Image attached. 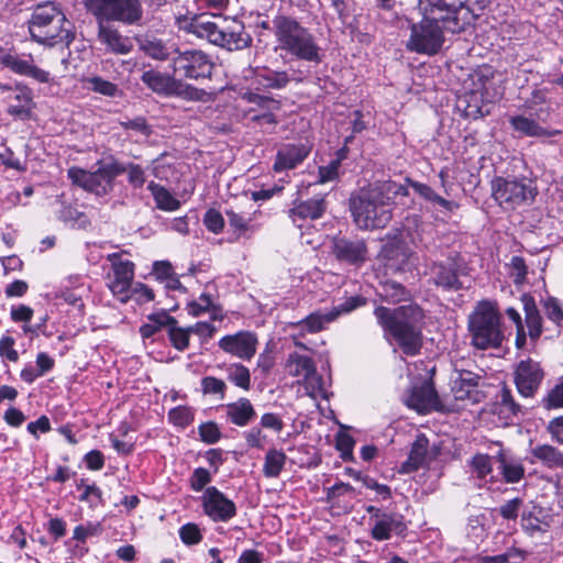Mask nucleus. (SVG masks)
<instances>
[{
    "mask_svg": "<svg viewBox=\"0 0 563 563\" xmlns=\"http://www.w3.org/2000/svg\"><path fill=\"white\" fill-rule=\"evenodd\" d=\"M167 335L170 344L174 349L179 352H184L189 346L190 332L188 327H179L178 321L175 319L174 324H169L167 328Z\"/></svg>",
    "mask_w": 563,
    "mask_h": 563,
    "instance_id": "nucleus-46",
    "label": "nucleus"
},
{
    "mask_svg": "<svg viewBox=\"0 0 563 563\" xmlns=\"http://www.w3.org/2000/svg\"><path fill=\"white\" fill-rule=\"evenodd\" d=\"M545 317L558 328H563V305L555 297L549 296L541 300Z\"/></svg>",
    "mask_w": 563,
    "mask_h": 563,
    "instance_id": "nucleus-49",
    "label": "nucleus"
},
{
    "mask_svg": "<svg viewBox=\"0 0 563 563\" xmlns=\"http://www.w3.org/2000/svg\"><path fill=\"white\" fill-rule=\"evenodd\" d=\"M410 31V36L406 44L410 52L434 55L442 48L444 43L442 27L438 24H432L426 16L419 23H413Z\"/></svg>",
    "mask_w": 563,
    "mask_h": 563,
    "instance_id": "nucleus-12",
    "label": "nucleus"
},
{
    "mask_svg": "<svg viewBox=\"0 0 563 563\" xmlns=\"http://www.w3.org/2000/svg\"><path fill=\"white\" fill-rule=\"evenodd\" d=\"M498 463L499 472L506 483L515 484L525 476V466L517 457L508 454L505 450H499L494 456Z\"/></svg>",
    "mask_w": 563,
    "mask_h": 563,
    "instance_id": "nucleus-32",
    "label": "nucleus"
},
{
    "mask_svg": "<svg viewBox=\"0 0 563 563\" xmlns=\"http://www.w3.org/2000/svg\"><path fill=\"white\" fill-rule=\"evenodd\" d=\"M429 440L424 434H419L411 445L408 460L402 464L401 468L406 473L417 471L424 465L428 452Z\"/></svg>",
    "mask_w": 563,
    "mask_h": 563,
    "instance_id": "nucleus-36",
    "label": "nucleus"
},
{
    "mask_svg": "<svg viewBox=\"0 0 563 563\" xmlns=\"http://www.w3.org/2000/svg\"><path fill=\"white\" fill-rule=\"evenodd\" d=\"M430 275L432 283L443 290L459 291L464 287L460 280V276L465 275L464 265L453 257L434 262L430 267Z\"/></svg>",
    "mask_w": 563,
    "mask_h": 563,
    "instance_id": "nucleus-17",
    "label": "nucleus"
},
{
    "mask_svg": "<svg viewBox=\"0 0 563 563\" xmlns=\"http://www.w3.org/2000/svg\"><path fill=\"white\" fill-rule=\"evenodd\" d=\"M309 148L306 145L287 144L278 150L274 162L275 172L292 169L308 156Z\"/></svg>",
    "mask_w": 563,
    "mask_h": 563,
    "instance_id": "nucleus-29",
    "label": "nucleus"
},
{
    "mask_svg": "<svg viewBox=\"0 0 563 563\" xmlns=\"http://www.w3.org/2000/svg\"><path fill=\"white\" fill-rule=\"evenodd\" d=\"M490 188L495 201L507 209L530 203L538 195L534 183L527 177L496 176L490 181Z\"/></svg>",
    "mask_w": 563,
    "mask_h": 563,
    "instance_id": "nucleus-10",
    "label": "nucleus"
},
{
    "mask_svg": "<svg viewBox=\"0 0 563 563\" xmlns=\"http://www.w3.org/2000/svg\"><path fill=\"white\" fill-rule=\"evenodd\" d=\"M525 559V554L521 550L517 548H511L505 553L484 556L482 559L483 563H520Z\"/></svg>",
    "mask_w": 563,
    "mask_h": 563,
    "instance_id": "nucleus-56",
    "label": "nucleus"
},
{
    "mask_svg": "<svg viewBox=\"0 0 563 563\" xmlns=\"http://www.w3.org/2000/svg\"><path fill=\"white\" fill-rule=\"evenodd\" d=\"M367 302V299L363 296H351L346 298L343 302L332 307L329 310V317L328 320L335 321L342 314H347L352 311H354L357 308H361L365 306Z\"/></svg>",
    "mask_w": 563,
    "mask_h": 563,
    "instance_id": "nucleus-47",
    "label": "nucleus"
},
{
    "mask_svg": "<svg viewBox=\"0 0 563 563\" xmlns=\"http://www.w3.org/2000/svg\"><path fill=\"white\" fill-rule=\"evenodd\" d=\"M329 311L327 312H312L307 316L305 319L298 321L294 324V327L298 328L301 333H317L323 330L324 324L333 322L332 320H328Z\"/></svg>",
    "mask_w": 563,
    "mask_h": 563,
    "instance_id": "nucleus-45",
    "label": "nucleus"
},
{
    "mask_svg": "<svg viewBox=\"0 0 563 563\" xmlns=\"http://www.w3.org/2000/svg\"><path fill=\"white\" fill-rule=\"evenodd\" d=\"M470 466L478 479H485L493 472L492 457L483 453L475 454L470 461Z\"/></svg>",
    "mask_w": 563,
    "mask_h": 563,
    "instance_id": "nucleus-52",
    "label": "nucleus"
},
{
    "mask_svg": "<svg viewBox=\"0 0 563 563\" xmlns=\"http://www.w3.org/2000/svg\"><path fill=\"white\" fill-rule=\"evenodd\" d=\"M374 316L385 336L390 335L405 355L420 354L423 346L426 314L418 303L404 305L395 309L378 306L374 309Z\"/></svg>",
    "mask_w": 563,
    "mask_h": 563,
    "instance_id": "nucleus-1",
    "label": "nucleus"
},
{
    "mask_svg": "<svg viewBox=\"0 0 563 563\" xmlns=\"http://www.w3.org/2000/svg\"><path fill=\"white\" fill-rule=\"evenodd\" d=\"M168 420L176 427L186 428L194 421V412L189 407L178 406L169 410Z\"/></svg>",
    "mask_w": 563,
    "mask_h": 563,
    "instance_id": "nucleus-54",
    "label": "nucleus"
},
{
    "mask_svg": "<svg viewBox=\"0 0 563 563\" xmlns=\"http://www.w3.org/2000/svg\"><path fill=\"white\" fill-rule=\"evenodd\" d=\"M499 405L501 407L500 412H508L507 417L522 413L521 406L515 401L511 390L506 387L501 389Z\"/></svg>",
    "mask_w": 563,
    "mask_h": 563,
    "instance_id": "nucleus-58",
    "label": "nucleus"
},
{
    "mask_svg": "<svg viewBox=\"0 0 563 563\" xmlns=\"http://www.w3.org/2000/svg\"><path fill=\"white\" fill-rule=\"evenodd\" d=\"M484 98L479 91H471L459 99V107H463L464 117L467 119H478L488 114L484 111Z\"/></svg>",
    "mask_w": 563,
    "mask_h": 563,
    "instance_id": "nucleus-37",
    "label": "nucleus"
},
{
    "mask_svg": "<svg viewBox=\"0 0 563 563\" xmlns=\"http://www.w3.org/2000/svg\"><path fill=\"white\" fill-rule=\"evenodd\" d=\"M227 378L235 386L249 390L251 388V374L246 366L241 363L224 365Z\"/></svg>",
    "mask_w": 563,
    "mask_h": 563,
    "instance_id": "nucleus-44",
    "label": "nucleus"
},
{
    "mask_svg": "<svg viewBox=\"0 0 563 563\" xmlns=\"http://www.w3.org/2000/svg\"><path fill=\"white\" fill-rule=\"evenodd\" d=\"M532 463H540L550 470H563V452L551 444H537L530 450Z\"/></svg>",
    "mask_w": 563,
    "mask_h": 563,
    "instance_id": "nucleus-33",
    "label": "nucleus"
},
{
    "mask_svg": "<svg viewBox=\"0 0 563 563\" xmlns=\"http://www.w3.org/2000/svg\"><path fill=\"white\" fill-rule=\"evenodd\" d=\"M523 107L531 112V115L545 122L552 112L549 90L547 88L533 89L530 97L525 101Z\"/></svg>",
    "mask_w": 563,
    "mask_h": 563,
    "instance_id": "nucleus-34",
    "label": "nucleus"
},
{
    "mask_svg": "<svg viewBox=\"0 0 563 563\" xmlns=\"http://www.w3.org/2000/svg\"><path fill=\"white\" fill-rule=\"evenodd\" d=\"M481 376L471 371H457V376L452 384V393L456 400H471L477 402L479 400V391L477 390Z\"/></svg>",
    "mask_w": 563,
    "mask_h": 563,
    "instance_id": "nucleus-25",
    "label": "nucleus"
},
{
    "mask_svg": "<svg viewBox=\"0 0 563 563\" xmlns=\"http://www.w3.org/2000/svg\"><path fill=\"white\" fill-rule=\"evenodd\" d=\"M142 82L153 92L162 96H177L186 99H196L198 89L183 84L176 76L150 69L142 74Z\"/></svg>",
    "mask_w": 563,
    "mask_h": 563,
    "instance_id": "nucleus-13",
    "label": "nucleus"
},
{
    "mask_svg": "<svg viewBox=\"0 0 563 563\" xmlns=\"http://www.w3.org/2000/svg\"><path fill=\"white\" fill-rule=\"evenodd\" d=\"M306 388V393L313 399L318 397L328 398L327 389L324 386V380L320 374H318L316 367L312 369V373L309 376L302 379Z\"/></svg>",
    "mask_w": 563,
    "mask_h": 563,
    "instance_id": "nucleus-48",
    "label": "nucleus"
},
{
    "mask_svg": "<svg viewBox=\"0 0 563 563\" xmlns=\"http://www.w3.org/2000/svg\"><path fill=\"white\" fill-rule=\"evenodd\" d=\"M27 29L33 42L48 47L63 45V52L69 48L76 37L74 23L66 18L60 5L53 1L34 7Z\"/></svg>",
    "mask_w": 563,
    "mask_h": 563,
    "instance_id": "nucleus-3",
    "label": "nucleus"
},
{
    "mask_svg": "<svg viewBox=\"0 0 563 563\" xmlns=\"http://www.w3.org/2000/svg\"><path fill=\"white\" fill-rule=\"evenodd\" d=\"M256 335L249 331L225 335L219 341L221 350L241 360H251L256 353Z\"/></svg>",
    "mask_w": 563,
    "mask_h": 563,
    "instance_id": "nucleus-21",
    "label": "nucleus"
},
{
    "mask_svg": "<svg viewBox=\"0 0 563 563\" xmlns=\"http://www.w3.org/2000/svg\"><path fill=\"white\" fill-rule=\"evenodd\" d=\"M98 41L103 44L108 52L117 55H126L132 52L133 43L130 37L103 21H97Z\"/></svg>",
    "mask_w": 563,
    "mask_h": 563,
    "instance_id": "nucleus-22",
    "label": "nucleus"
},
{
    "mask_svg": "<svg viewBox=\"0 0 563 563\" xmlns=\"http://www.w3.org/2000/svg\"><path fill=\"white\" fill-rule=\"evenodd\" d=\"M201 441L207 444H214L221 439L218 424L213 421L201 423L198 428Z\"/></svg>",
    "mask_w": 563,
    "mask_h": 563,
    "instance_id": "nucleus-60",
    "label": "nucleus"
},
{
    "mask_svg": "<svg viewBox=\"0 0 563 563\" xmlns=\"http://www.w3.org/2000/svg\"><path fill=\"white\" fill-rule=\"evenodd\" d=\"M520 300L525 312V322L528 328V335L532 342H537L543 332V318L537 306L534 297L525 292L521 295Z\"/></svg>",
    "mask_w": 563,
    "mask_h": 563,
    "instance_id": "nucleus-26",
    "label": "nucleus"
},
{
    "mask_svg": "<svg viewBox=\"0 0 563 563\" xmlns=\"http://www.w3.org/2000/svg\"><path fill=\"white\" fill-rule=\"evenodd\" d=\"M541 120L537 119L534 115H523L517 114L512 115L509 119V124L511 129L519 134V136L527 137H544L551 135H558L561 131L549 132L547 129L540 125Z\"/></svg>",
    "mask_w": 563,
    "mask_h": 563,
    "instance_id": "nucleus-27",
    "label": "nucleus"
},
{
    "mask_svg": "<svg viewBox=\"0 0 563 563\" xmlns=\"http://www.w3.org/2000/svg\"><path fill=\"white\" fill-rule=\"evenodd\" d=\"M227 420L238 427H245L256 418V411L250 399L241 397L225 405Z\"/></svg>",
    "mask_w": 563,
    "mask_h": 563,
    "instance_id": "nucleus-31",
    "label": "nucleus"
},
{
    "mask_svg": "<svg viewBox=\"0 0 563 563\" xmlns=\"http://www.w3.org/2000/svg\"><path fill=\"white\" fill-rule=\"evenodd\" d=\"M287 456L282 450L269 449L264 457L263 474L267 478H276L280 475L286 464Z\"/></svg>",
    "mask_w": 563,
    "mask_h": 563,
    "instance_id": "nucleus-41",
    "label": "nucleus"
},
{
    "mask_svg": "<svg viewBox=\"0 0 563 563\" xmlns=\"http://www.w3.org/2000/svg\"><path fill=\"white\" fill-rule=\"evenodd\" d=\"M255 82L265 89L280 90L288 86L290 77L286 70L264 68L256 73Z\"/></svg>",
    "mask_w": 563,
    "mask_h": 563,
    "instance_id": "nucleus-35",
    "label": "nucleus"
},
{
    "mask_svg": "<svg viewBox=\"0 0 563 563\" xmlns=\"http://www.w3.org/2000/svg\"><path fill=\"white\" fill-rule=\"evenodd\" d=\"M406 404L409 408L415 409L419 413H427L441 409L438 394L433 386L428 383H424L420 386H415L411 389Z\"/></svg>",
    "mask_w": 563,
    "mask_h": 563,
    "instance_id": "nucleus-23",
    "label": "nucleus"
},
{
    "mask_svg": "<svg viewBox=\"0 0 563 563\" xmlns=\"http://www.w3.org/2000/svg\"><path fill=\"white\" fill-rule=\"evenodd\" d=\"M544 371L538 362L531 358L520 361L514 373L518 393L525 398L534 397L544 379Z\"/></svg>",
    "mask_w": 563,
    "mask_h": 563,
    "instance_id": "nucleus-14",
    "label": "nucleus"
},
{
    "mask_svg": "<svg viewBox=\"0 0 563 563\" xmlns=\"http://www.w3.org/2000/svg\"><path fill=\"white\" fill-rule=\"evenodd\" d=\"M407 525L401 514L389 512L376 520L371 529V537L376 541H385L391 538V533L406 537Z\"/></svg>",
    "mask_w": 563,
    "mask_h": 563,
    "instance_id": "nucleus-24",
    "label": "nucleus"
},
{
    "mask_svg": "<svg viewBox=\"0 0 563 563\" xmlns=\"http://www.w3.org/2000/svg\"><path fill=\"white\" fill-rule=\"evenodd\" d=\"M85 7L97 21L140 25L143 20L140 0H85Z\"/></svg>",
    "mask_w": 563,
    "mask_h": 563,
    "instance_id": "nucleus-9",
    "label": "nucleus"
},
{
    "mask_svg": "<svg viewBox=\"0 0 563 563\" xmlns=\"http://www.w3.org/2000/svg\"><path fill=\"white\" fill-rule=\"evenodd\" d=\"M327 207L324 196H316L305 201L295 202L289 210V217L294 223L297 220H317L324 214Z\"/></svg>",
    "mask_w": 563,
    "mask_h": 563,
    "instance_id": "nucleus-28",
    "label": "nucleus"
},
{
    "mask_svg": "<svg viewBox=\"0 0 563 563\" xmlns=\"http://www.w3.org/2000/svg\"><path fill=\"white\" fill-rule=\"evenodd\" d=\"M408 185L427 201L437 203L448 211H453L457 205L439 196L429 185L407 178Z\"/></svg>",
    "mask_w": 563,
    "mask_h": 563,
    "instance_id": "nucleus-43",
    "label": "nucleus"
},
{
    "mask_svg": "<svg viewBox=\"0 0 563 563\" xmlns=\"http://www.w3.org/2000/svg\"><path fill=\"white\" fill-rule=\"evenodd\" d=\"M102 531L103 528L100 522L88 521L75 527L73 538L78 542H85L90 537L100 536Z\"/></svg>",
    "mask_w": 563,
    "mask_h": 563,
    "instance_id": "nucleus-55",
    "label": "nucleus"
},
{
    "mask_svg": "<svg viewBox=\"0 0 563 563\" xmlns=\"http://www.w3.org/2000/svg\"><path fill=\"white\" fill-rule=\"evenodd\" d=\"M147 323L140 328V333L143 339H150L163 328H168L169 324L175 323V318L172 317L166 309L153 312L147 316Z\"/></svg>",
    "mask_w": 563,
    "mask_h": 563,
    "instance_id": "nucleus-39",
    "label": "nucleus"
},
{
    "mask_svg": "<svg viewBox=\"0 0 563 563\" xmlns=\"http://www.w3.org/2000/svg\"><path fill=\"white\" fill-rule=\"evenodd\" d=\"M89 85L92 91L109 97L115 96L118 91V87L115 84L97 76L89 79Z\"/></svg>",
    "mask_w": 563,
    "mask_h": 563,
    "instance_id": "nucleus-62",
    "label": "nucleus"
},
{
    "mask_svg": "<svg viewBox=\"0 0 563 563\" xmlns=\"http://www.w3.org/2000/svg\"><path fill=\"white\" fill-rule=\"evenodd\" d=\"M135 41L140 52L146 57L159 62L170 60V64L179 48L173 40L158 37L150 33L135 36Z\"/></svg>",
    "mask_w": 563,
    "mask_h": 563,
    "instance_id": "nucleus-19",
    "label": "nucleus"
},
{
    "mask_svg": "<svg viewBox=\"0 0 563 563\" xmlns=\"http://www.w3.org/2000/svg\"><path fill=\"white\" fill-rule=\"evenodd\" d=\"M419 9L432 24H438L442 31L451 33L463 32L471 25L476 14L464 5L462 0H416Z\"/></svg>",
    "mask_w": 563,
    "mask_h": 563,
    "instance_id": "nucleus-6",
    "label": "nucleus"
},
{
    "mask_svg": "<svg viewBox=\"0 0 563 563\" xmlns=\"http://www.w3.org/2000/svg\"><path fill=\"white\" fill-rule=\"evenodd\" d=\"M158 209L164 211H175L180 207V202L163 186L151 181L147 185Z\"/></svg>",
    "mask_w": 563,
    "mask_h": 563,
    "instance_id": "nucleus-42",
    "label": "nucleus"
},
{
    "mask_svg": "<svg viewBox=\"0 0 563 563\" xmlns=\"http://www.w3.org/2000/svg\"><path fill=\"white\" fill-rule=\"evenodd\" d=\"M174 76L199 80L210 78L214 68L211 57L201 49L178 48L170 64Z\"/></svg>",
    "mask_w": 563,
    "mask_h": 563,
    "instance_id": "nucleus-11",
    "label": "nucleus"
},
{
    "mask_svg": "<svg viewBox=\"0 0 563 563\" xmlns=\"http://www.w3.org/2000/svg\"><path fill=\"white\" fill-rule=\"evenodd\" d=\"M98 167L93 172L73 166L67 170L70 181L88 192L104 196L113 189L114 179L125 172L124 165L113 157L104 163L98 161Z\"/></svg>",
    "mask_w": 563,
    "mask_h": 563,
    "instance_id": "nucleus-8",
    "label": "nucleus"
},
{
    "mask_svg": "<svg viewBox=\"0 0 563 563\" xmlns=\"http://www.w3.org/2000/svg\"><path fill=\"white\" fill-rule=\"evenodd\" d=\"M5 91L7 113L15 120H30L35 109L33 91L25 85L5 86Z\"/></svg>",
    "mask_w": 563,
    "mask_h": 563,
    "instance_id": "nucleus-18",
    "label": "nucleus"
},
{
    "mask_svg": "<svg viewBox=\"0 0 563 563\" xmlns=\"http://www.w3.org/2000/svg\"><path fill=\"white\" fill-rule=\"evenodd\" d=\"M540 404L545 410L563 408V379L547 391Z\"/></svg>",
    "mask_w": 563,
    "mask_h": 563,
    "instance_id": "nucleus-51",
    "label": "nucleus"
},
{
    "mask_svg": "<svg viewBox=\"0 0 563 563\" xmlns=\"http://www.w3.org/2000/svg\"><path fill=\"white\" fill-rule=\"evenodd\" d=\"M332 253L339 262L356 267L362 266L368 258L366 241L361 238L334 236Z\"/></svg>",
    "mask_w": 563,
    "mask_h": 563,
    "instance_id": "nucleus-15",
    "label": "nucleus"
},
{
    "mask_svg": "<svg viewBox=\"0 0 563 563\" xmlns=\"http://www.w3.org/2000/svg\"><path fill=\"white\" fill-rule=\"evenodd\" d=\"M522 505L523 500L519 497L510 499L499 507V515L506 520H516Z\"/></svg>",
    "mask_w": 563,
    "mask_h": 563,
    "instance_id": "nucleus-64",
    "label": "nucleus"
},
{
    "mask_svg": "<svg viewBox=\"0 0 563 563\" xmlns=\"http://www.w3.org/2000/svg\"><path fill=\"white\" fill-rule=\"evenodd\" d=\"M472 344L478 350L499 347L504 340L500 316L489 301H482L470 316Z\"/></svg>",
    "mask_w": 563,
    "mask_h": 563,
    "instance_id": "nucleus-7",
    "label": "nucleus"
},
{
    "mask_svg": "<svg viewBox=\"0 0 563 563\" xmlns=\"http://www.w3.org/2000/svg\"><path fill=\"white\" fill-rule=\"evenodd\" d=\"M179 538L186 545H195L202 540V534L196 523L189 522L179 528Z\"/></svg>",
    "mask_w": 563,
    "mask_h": 563,
    "instance_id": "nucleus-59",
    "label": "nucleus"
},
{
    "mask_svg": "<svg viewBox=\"0 0 563 563\" xmlns=\"http://www.w3.org/2000/svg\"><path fill=\"white\" fill-rule=\"evenodd\" d=\"M205 514L214 522H228L236 516V506L217 487H207L201 496Z\"/></svg>",
    "mask_w": 563,
    "mask_h": 563,
    "instance_id": "nucleus-16",
    "label": "nucleus"
},
{
    "mask_svg": "<svg viewBox=\"0 0 563 563\" xmlns=\"http://www.w3.org/2000/svg\"><path fill=\"white\" fill-rule=\"evenodd\" d=\"M112 272L113 279L110 282L109 287L113 295L122 296L121 301L125 302L129 298L128 291L134 278V264L131 261L118 263Z\"/></svg>",
    "mask_w": 563,
    "mask_h": 563,
    "instance_id": "nucleus-30",
    "label": "nucleus"
},
{
    "mask_svg": "<svg viewBox=\"0 0 563 563\" xmlns=\"http://www.w3.org/2000/svg\"><path fill=\"white\" fill-rule=\"evenodd\" d=\"M203 223L209 231L217 234L223 230L224 219L218 210L209 209L203 216Z\"/></svg>",
    "mask_w": 563,
    "mask_h": 563,
    "instance_id": "nucleus-63",
    "label": "nucleus"
},
{
    "mask_svg": "<svg viewBox=\"0 0 563 563\" xmlns=\"http://www.w3.org/2000/svg\"><path fill=\"white\" fill-rule=\"evenodd\" d=\"M216 16L208 14L195 15L186 20L181 29L198 38L228 51H241L252 45V36L245 31L242 22L233 20L224 25L218 24Z\"/></svg>",
    "mask_w": 563,
    "mask_h": 563,
    "instance_id": "nucleus-5",
    "label": "nucleus"
},
{
    "mask_svg": "<svg viewBox=\"0 0 563 563\" xmlns=\"http://www.w3.org/2000/svg\"><path fill=\"white\" fill-rule=\"evenodd\" d=\"M276 49L303 62L321 63V48L314 34L295 18L276 15L273 19Z\"/></svg>",
    "mask_w": 563,
    "mask_h": 563,
    "instance_id": "nucleus-4",
    "label": "nucleus"
},
{
    "mask_svg": "<svg viewBox=\"0 0 563 563\" xmlns=\"http://www.w3.org/2000/svg\"><path fill=\"white\" fill-rule=\"evenodd\" d=\"M314 367L316 365L311 357L298 353L289 354L286 363L288 374L298 377V382L309 376Z\"/></svg>",
    "mask_w": 563,
    "mask_h": 563,
    "instance_id": "nucleus-40",
    "label": "nucleus"
},
{
    "mask_svg": "<svg viewBox=\"0 0 563 563\" xmlns=\"http://www.w3.org/2000/svg\"><path fill=\"white\" fill-rule=\"evenodd\" d=\"M206 311H211L213 313L212 318L218 319V312H221V308L217 305H213L212 298L209 294H201L198 301H191L188 303V312L194 317H198Z\"/></svg>",
    "mask_w": 563,
    "mask_h": 563,
    "instance_id": "nucleus-50",
    "label": "nucleus"
},
{
    "mask_svg": "<svg viewBox=\"0 0 563 563\" xmlns=\"http://www.w3.org/2000/svg\"><path fill=\"white\" fill-rule=\"evenodd\" d=\"M201 388L203 394L220 395L223 399L227 385L222 379L213 376H206L201 379Z\"/></svg>",
    "mask_w": 563,
    "mask_h": 563,
    "instance_id": "nucleus-61",
    "label": "nucleus"
},
{
    "mask_svg": "<svg viewBox=\"0 0 563 563\" xmlns=\"http://www.w3.org/2000/svg\"><path fill=\"white\" fill-rule=\"evenodd\" d=\"M378 296L382 300L396 305L401 301L410 300L411 292L402 284L395 280H385L380 283Z\"/></svg>",
    "mask_w": 563,
    "mask_h": 563,
    "instance_id": "nucleus-38",
    "label": "nucleus"
},
{
    "mask_svg": "<svg viewBox=\"0 0 563 563\" xmlns=\"http://www.w3.org/2000/svg\"><path fill=\"white\" fill-rule=\"evenodd\" d=\"M408 195L405 185L384 181L351 201L353 221L361 230L383 229L393 218L395 199Z\"/></svg>",
    "mask_w": 563,
    "mask_h": 563,
    "instance_id": "nucleus-2",
    "label": "nucleus"
},
{
    "mask_svg": "<svg viewBox=\"0 0 563 563\" xmlns=\"http://www.w3.org/2000/svg\"><path fill=\"white\" fill-rule=\"evenodd\" d=\"M77 487L84 489L79 496L80 501L88 503L92 508L103 504L102 490L96 484L85 485L84 479H81Z\"/></svg>",
    "mask_w": 563,
    "mask_h": 563,
    "instance_id": "nucleus-53",
    "label": "nucleus"
},
{
    "mask_svg": "<svg viewBox=\"0 0 563 563\" xmlns=\"http://www.w3.org/2000/svg\"><path fill=\"white\" fill-rule=\"evenodd\" d=\"M0 64L18 75L33 78L41 84H47L51 80L49 73L34 65L32 59H23L3 47H0Z\"/></svg>",
    "mask_w": 563,
    "mask_h": 563,
    "instance_id": "nucleus-20",
    "label": "nucleus"
},
{
    "mask_svg": "<svg viewBox=\"0 0 563 563\" xmlns=\"http://www.w3.org/2000/svg\"><path fill=\"white\" fill-rule=\"evenodd\" d=\"M243 99L266 111L279 109V101L265 95H260L256 92H246L243 95Z\"/></svg>",
    "mask_w": 563,
    "mask_h": 563,
    "instance_id": "nucleus-57",
    "label": "nucleus"
}]
</instances>
